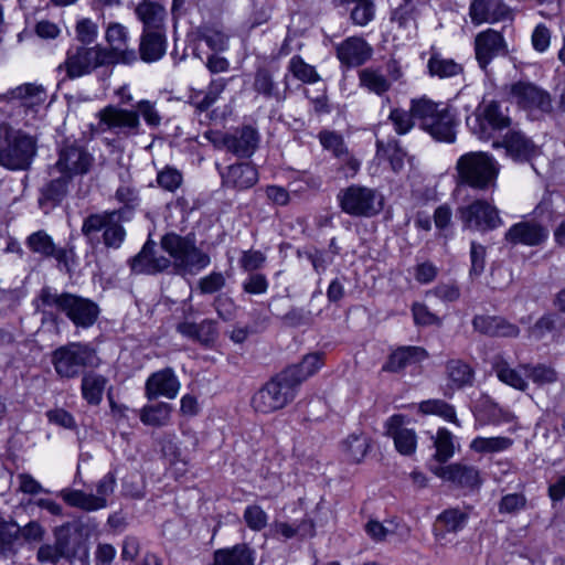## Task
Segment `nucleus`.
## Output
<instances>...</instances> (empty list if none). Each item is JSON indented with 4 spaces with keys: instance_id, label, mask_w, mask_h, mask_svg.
<instances>
[{
    "instance_id": "f257e3e1",
    "label": "nucleus",
    "mask_w": 565,
    "mask_h": 565,
    "mask_svg": "<svg viewBox=\"0 0 565 565\" xmlns=\"http://www.w3.org/2000/svg\"><path fill=\"white\" fill-rule=\"evenodd\" d=\"M34 308L42 315L55 318L64 315L76 328L88 329L98 320V305L89 298L72 292H57L45 286L33 300Z\"/></svg>"
},
{
    "instance_id": "f03ea898",
    "label": "nucleus",
    "mask_w": 565,
    "mask_h": 565,
    "mask_svg": "<svg viewBox=\"0 0 565 565\" xmlns=\"http://www.w3.org/2000/svg\"><path fill=\"white\" fill-rule=\"evenodd\" d=\"M36 139L9 124L0 125V166L11 171L28 170L36 154Z\"/></svg>"
},
{
    "instance_id": "7ed1b4c3",
    "label": "nucleus",
    "mask_w": 565,
    "mask_h": 565,
    "mask_svg": "<svg viewBox=\"0 0 565 565\" xmlns=\"http://www.w3.org/2000/svg\"><path fill=\"white\" fill-rule=\"evenodd\" d=\"M130 210L122 209L89 214L82 224V234L92 246L100 243L99 233H103V243L106 247L118 248L125 238L121 222L129 218Z\"/></svg>"
},
{
    "instance_id": "20e7f679",
    "label": "nucleus",
    "mask_w": 565,
    "mask_h": 565,
    "mask_svg": "<svg viewBox=\"0 0 565 565\" xmlns=\"http://www.w3.org/2000/svg\"><path fill=\"white\" fill-rule=\"evenodd\" d=\"M51 362L60 379L78 377L84 369H97L102 364L97 350L86 342H68L52 352Z\"/></svg>"
},
{
    "instance_id": "39448f33",
    "label": "nucleus",
    "mask_w": 565,
    "mask_h": 565,
    "mask_svg": "<svg viewBox=\"0 0 565 565\" xmlns=\"http://www.w3.org/2000/svg\"><path fill=\"white\" fill-rule=\"evenodd\" d=\"M413 111L423 130L435 140L451 143L456 140V119L452 111L426 97L413 99Z\"/></svg>"
},
{
    "instance_id": "423d86ee",
    "label": "nucleus",
    "mask_w": 565,
    "mask_h": 565,
    "mask_svg": "<svg viewBox=\"0 0 565 565\" xmlns=\"http://www.w3.org/2000/svg\"><path fill=\"white\" fill-rule=\"evenodd\" d=\"M295 370H284L264 384L253 396V408L263 414H270L284 408L297 395V382L292 380Z\"/></svg>"
},
{
    "instance_id": "0eeeda50",
    "label": "nucleus",
    "mask_w": 565,
    "mask_h": 565,
    "mask_svg": "<svg viewBox=\"0 0 565 565\" xmlns=\"http://www.w3.org/2000/svg\"><path fill=\"white\" fill-rule=\"evenodd\" d=\"M456 169L462 183L473 189L488 190L495 186L500 166L491 154L472 151L457 160Z\"/></svg>"
},
{
    "instance_id": "6e6552de",
    "label": "nucleus",
    "mask_w": 565,
    "mask_h": 565,
    "mask_svg": "<svg viewBox=\"0 0 565 565\" xmlns=\"http://www.w3.org/2000/svg\"><path fill=\"white\" fill-rule=\"evenodd\" d=\"M162 248L173 259V266L180 275H194L210 264V256L199 249L189 237L167 234L161 241Z\"/></svg>"
},
{
    "instance_id": "1a4fd4ad",
    "label": "nucleus",
    "mask_w": 565,
    "mask_h": 565,
    "mask_svg": "<svg viewBox=\"0 0 565 565\" xmlns=\"http://www.w3.org/2000/svg\"><path fill=\"white\" fill-rule=\"evenodd\" d=\"M107 53L102 45H71L66 51L65 61L58 66L64 70L70 79L90 74L98 67L111 66Z\"/></svg>"
},
{
    "instance_id": "9d476101",
    "label": "nucleus",
    "mask_w": 565,
    "mask_h": 565,
    "mask_svg": "<svg viewBox=\"0 0 565 565\" xmlns=\"http://www.w3.org/2000/svg\"><path fill=\"white\" fill-rule=\"evenodd\" d=\"M511 124L508 107L495 100L483 102L477 107L473 118H467V125L482 140H489L494 132L509 128Z\"/></svg>"
},
{
    "instance_id": "9b49d317",
    "label": "nucleus",
    "mask_w": 565,
    "mask_h": 565,
    "mask_svg": "<svg viewBox=\"0 0 565 565\" xmlns=\"http://www.w3.org/2000/svg\"><path fill=\"white\" fill-rule=\"evenodd\" d=\"M95 159L92 153L77 141L64 142L58 151L55 163L50 168V175L63 173L74 180L76 177L87 174L93 168Z\"/></svg>"
},
{
    "instance_id": "f8f14e48",
    "label": "nucleus",
    "mask_w": 565,
    "mask_h": 565,
    "mask_svg": "<svg viewBox=\"0 0 565 565\" xmlns=\"http://www.w3.org/2000/svg\"><path fill=\"white\" fill-rule=\"evenodd\" d=\"M337 200L342 212L355 217H371L381 210L379 193L359 184L340 190Z\"/></svg>"
},
{
    "instance_id": "ddd939ff",
    "label": "nucleus",
    "mask_w": 565,
    "mask_h": 565,
    "mask_svg": "<svg viewBox=\"0 0 565 565\" xmlns=\"http://www.w3.org/2000/svg\"><path fill=\"white\" fill-rule=\"evenodd\" d=\"M116 478L111 472L106 473L96 483V494L77 489H65L61 492L63 501L83 511H97L108 504V498L114 493Z\"/></svg>"
},
{
    "instance_id": "4468645a",
    "label": "nucleus",
    "mask_w": 565,
    "mask_h": 565,
    "mask_svg": "<svg viewBox=\"0 0 565 565\" xmlns=\"http://www.w3.org/2000/svg\"><path fill=\"white\" fill-rule=\"evenodd\" d=\"M510 98L531 116L539 117L552 113L553 105L548 92L530 82H516L510 86Z\"/></svg>"
},
{
    "instance_id": "2eb2a0df",
    "label": "nucleus",
    "mask_w": 565,
    "mask_h": 565,
    "mask_svg": "<svg viewBox=\"0 0 565 565\" xmlns=\"http://www.w3.org/2000/svg\"><path fill=\"white\" fill-rule=\"evenodd\" d=\"M463 227L468 230L488 232L503 224L499 210L486 200H475L458 210Z\"/></svg>"
},
{
    "instance_id": "dca6fc26",
    "label": "nucleus",
    "mask_w": 565,
    "mask_h": 565,
    "mask_svg": "<svg viewBox=\"0 0 565 565\" xmlns=\"http://www.w3.org/2000/svg\"><path fill=\"white\" fill-rule=\"evenodd\" d=\"M25 245L34 254L44 258H54L61 270L68 273L74 264L75 254L73 248L57 247L52 237L43 230L29 235Z\"/></svg>"
},
{
    "instance_id": "f3484780",
    "label": "nucleus",
    "mask_w": 565,
    "mask_h": 565,
    "mask_svg": "<svg viewBox=\"0 0 565 565\" xmlns=\"http://www.w3.org/2000/svg\"><path fill=\"white\" fill-rule=\"evenodd\" d=\"M494 148H504L505 154L515 162L525 163L541 153L539 146L525 134L510 129L500 141L493 142Z\"/></svg>"
},
{
    "instance_id": "a211bd4d",
    "label": "nucleus",
    "mask_w": 565,
    "mask_h": 565,
    "mask_svg": "<svg viewBox=\"0 0 565 565\" xmlns=\"http://www.w3.org/2000/svg\"><path fill=\"white\" fill-rule=\"evenodd\" d=\"M548 238V230L536 221H521L505 232L504 241L511 246H541Z\"/></svg>"
},
{
    "instance_id": "6ab92c4d",
    "label": "nucleus",
    "mask_w": 565,
    "mask_h": 565,
    "mask_svg": "<svg viewBox=\"0 0 565 565\" xmlns=\"http://www.w3.org/2000/svg\"><path fill=\"white\" fill-rule=\"evenodd\" d=\"M98 129L103 132H128L137 129L139 125V116L137 111L121 109L117 106H106L97 114Z\"/></svg>"
},
{
    "instance_id": "aec40b11",
    "label": "nucleus",
    "mask_w": 565,
    "mask_h": 565,
    "mask_svg": "<svg viewBox=\"0 0 565 565\" xmlns=\"http://www.w3.org/2000/svg\"><path fill=\"white\" fill-rule=\"evenodd\" d=\"M105 39L109 47H104V50L111 66L118 63L130 64L137 60L135 53L128 50V33L121 24L110 23L107 26Z\"/></svg>"
},
{
    "instance_id": "412c9836",
    "label": "nucleus",
    "mask_w": 565,
    "mask_h": 565,
    "mask_svg": "<svg viewBox=\"0 0 565 565\" xmlns=\"http://www.w3.org/2000/svg\"><path fill=\"white\" fill-rule=\"evenodd\" d=\"M471 22L476 25L495 23L511 18V10L503 0H473L469 7Z\"/></svg>"
},
{
    "instance_id": "4be33fe9",
    "label": "nucleus",
    "mask_w": 565,
    "mask_h": 565,
    "mask_svg": "<svg viewBox=\"0 0 565 565\" xmlns=\"http://www.w3.org/2000/svg\"><path fill=\"white\" fill-rule=\"evenodd\" d=\"M404 416L393 415L385 423L386 435L393 438L396 450L411 456L416 450L417 437L413 429L403 426Z\"/></svg>"
},
{
    "instance_id": "5701e85b",
    "label": "nucleus",
    "mask_w": 565,
    "mask_h": 565,
    "mask_svg": "<svg viewBox=\"0 0 565 565\" xmlns=\"http://www.w3.org/2000/svg\"><path fill=\"white\" fill-rule=\"evenodd\" d=\"M372 47L365 40L351 36L337 46V56L348 67H356L364 64L372 55Z\"/></svg>"
},
{
    "instance_id": "b1692460",
    "label": "nucleus",
    "mask_w": 565,
    "mask_h": 565,
    "mask_svg": "<svg viewBox=\"0 0 565 565\" xmlns=\"http://www.w3.org/2000/svg\"><path fill=\"white\" fill-rule=\"evenodd\" d=\"M180 390V382L172 369L160 370L149 376L146 383L147 397L157 396L174 398Z\"/></svg>"
},
{
    "instance_id": "393cba45",
    "label": "nucleus",
    "mask_w": 565,
    "mask_h": 565,
    "mask_svg": "<svg viewBox=\"0 0 565 565\" xmlns=\"http://www.w3.org/2000/svg\"><path fill=\"white\" fill-rule=\"evenodd\" d=\"M258 141V132L250 126H244L241 130L226 135L223 139L224 147L239 158L250 157L255 152Z\"/></svg>"
},
{
    "instance_id": "a878e982",
    "label": "nucleus",
    "mask_w": 565,
    "mask_h": 565,
    "mask_svg": "<svg viewBox=\"0 0 565 565\" xmlns=\"http://www.w3.org/2000/svg\"><path fill=\"white\" fill-rule=\"evenodd\" d=\"M504 49V40L501 33L489 29L479 33L475 40L476 58L481 68L487 65Z\"/></svg>"
},
{
    "instance_id": "bb28decb",
    "label": "nucleus",
    "mask_w": 565,
    "mask_h": 565,
    "mask_svg": "<svg viewBox=\"0 0 565 565\" xmlns=\"http://www.w3.org/2000/svg\"><path fill=\"white\" fill-rule=\"evenodd\" d=\"M435 473L463 488H476L481 483L479 470L469 465L452 463L436 469Z\"/></svg>"
},
{
    "instance_id": "cd10ccee",
    "label": "nucleus",
    "mask_w": 565,
    "mask_h": 565,
    "mask_svg": "<svg viewBox=\"0 0 565 565\" xmlns=\"http://www.w3.org/2000/svg\"><path fill=\"white\" fill-rule=\"evenodd\" d=\"M10 100L18 102L26 110L36 111L47 98L46 89L39 84L24 83L8 92Z\"/></svg>"
},
{
    "instance_id": "c85d7f7f",
    "label": "nucleus",
    "mask_w": 565,
    "mask_h": 565,
    "mask_svg": "<svg viewBox=\"0 0 565 565\" xmlns=\"http://www.w3.org/2000/svg\"><path fill=\"white\" fill-rule=\"evenodd\" d=\"M223 185L236 190H246L258 181V172L250 163H237L227 167L222 173Z\"/></svg>"
},
{
    "instance_id": "c756f323",
    "label": "nucleus",
    "mask_w": 565,
    "mask_h": 565,
    "mask_svg": "<svg viewBox=\"0 0 565 565\" xmlns=\"http://www.w3.org/2000/svg\"><path fill=\"white\" fill-rule=\"evenodd\" d=\"M472 326L476 331L489 337L515 338L520 333L518 326L501 317L476 316Z\"/></svg>"
},
{
    "instance_id": "7c9ffc66",
    "label": "nucleus",
    "mask_w": 565,
    "mask_h": 565,
    "mask_svg": "<svg viewBox=\"0 0 565 565\" xmlns=\"http://www.w3.org/2000/svg\"><path fill=\"white\" fill-rule=\"evenodd\" d=\"M51 180L40 190L39 206L45 209L58 205L67 195L68 188L73 182L63 173L51 175Z\"/></svg>"
},
{
    "instance_id": "2f4dec72",
    "label": "nucleus",
    "mask_w": 565,
    "mask_h": 565,
    "mask_svg": "<svg viewBox=\"0 0 565 565\" xmlns=\"http://www.w3.org/2000/svg\"><path fill=\"white\" fill-rule=\"evenodd\" d=\"M427 358L428 353L422 347H402L388 356V360L383 365L382 371L399 372L407 365L422 362Z\"/></svg>"
},
{
    "instance_id": "473e14b6",
    "label": "nucleus",
    "mask_w": 565,
    "mask_h": 565,
    "mask_svg": "<svg viewBox=\"0 0 565 565\" xmlns=\"http://www.w3.org/2000/svg\"><path fill=\"white\" fill-rule=\"evenodd\" d=\"M108 379L96 372H86L81 380V394L83 399L92 406H98L104 396Z\"/></svg>"
},
{
    "instance_id": "72a5a7b5",
    "label": "nucleus",
    "mask_w": 565,
    "mask_h": 565,
    "mask_svg": "<svg viewBox=\"0 0 565 565\" xmlns=\"http://www.w3.org/2000/svg\"><path fill=\"white\" fill-rule=\"evenodd\" d=\"M167 52V39L164 30L143 29V62H156Z\"/></svg>"
},
{
    "instance_id": "f704fd0d",
    "label": "nucleus",
    "mask_w": 565,
    "mask_h": 565,
    "mask_svg": "<svg viewBox=\"0 0 565 565\" xmlns=\"http://www.w3.org/2000/svg\"><path fill=\"white\" fill-rule=\"evenodd\" d=\"M20 544V526L13 520L0 516V557L8 558L17 553Z\"/></svg>"
},
{
    "instance_id": "c9c22d12",
    "label": "nucleus",
    "mask_w": 565,
    "mask_h": 565,
    "mask_svg": "<svg viewBox=\"0 0 565 565\" xmlns=\"http://www.w3.org/2000/svg\"><path fill=\"white\" fill-rule=\"evenodd\" d=\"M376 154L390 162L394 172H399L404 168L406 152L399 146L398 140L392 138L384 141L376 138Z\"/></svg>"
},
{
    "instance_id": "e433bc0d",
    "label": "nucleus",
    "mask_w": 565,
    "mask_h": 565,
    "mask_svg": "<svg viewBox=\"0 0 565 565\" xmlns=\"http://www.w3.org/2000/svg\"><path fill=\"white\" fill-rule=\"evenodd\" d=\"M253 87L255 92L268 99L273 98L280 102L286 98V95L279 89L278 84L274 81V74L269 68H257Z\"/></svg>"
},
{
    "instance_id": "4c0bfd02",
    "label": "nucleus",
    "mask_w": 565,
    "mask_h": 565,
    "mask_svg": "<svg viewBox=\"0 0 565 565\" xmlns=\"http://www.w3.org/2000/svg\"><path fill=\"white\" fill-rule=\"evenodd\" d=\"M448 386L460 390L473 382V370L461 360H450L446 365Z\"/></svg>"
},
{
    "instance_id": "58836bf2",
    "label": "nucleus",
    "mask_w": 565,
    "mask_h": 565,
    "mask_svg": "<svg viewBox=\"0 0 565 565\" xmlns=\"http://www.w3.org/2000/svg\"><path fill=\"white\" fill-rule=\"evenodd\" d=\"M492 367L498 379L507 385L520 391H525L527 388V382L523 375L518 370L510 367L509 363L502 355H495L493 358Z\"/></svg>"
},
{
    "instance_id": "ea45409f",
    "label": "nucleus",
    "mask_w": 565,
    "mask_h": 565,
    "mask_svg": "<svg viewBox=\"0 0 565 565\" xmlns=\"http://www.w3.org/2000/svg\"><path fill=\"white\" fill-rule=\"evenodd\" d=\"M370 449V439L364 434H351L342 441V452L347 460L360 462Z\"/></svg>"
},
{
    "instance_id": "a19ab883",
    "label": "nucleus",
    "mask_w": 565,
    "mask_h": 565,
    "mask_svg": "<svg viewBox=\"0 0 565 565\" xmlns=\"http://www.w3.org/2000/svg\"><path fill=\"white\" fill-rule=\"evenodd\" d=\"M428 73L430 76L439 78L454 77L462 73L463 67L461 64L455 62L452 58H445L438 53H433L427 63Z\"/></svg>"
},
{
    "instance_id": "79ce46f5",
    "label": "nucleus",
    "mask_w": 565,
    "mask_h": 565,
    "mask_svg": "<svg viewBox=\"0 0 565 565\" xmlns=\"http://www.w3.org/2000/svg\"><path fill=\"white\" fill-rule=\"evenodd\" d=\"M322 364L323 353L315 352L303 356L299 364L290 365L285 370H295L292 380L297 382V388H299L301 383L313 375L322 366Z\"/></svg>"
},
{
    "instance_id": "37998d69",
    "label": "nucleus",
    "mask_w": 565,
    "mask_h": 565,
    "mask_svg": "<svg viewBox=\"0 0 565 565\" xmlns=\"http://www.w3.org/2000/svg\"><path fill=\"white\" fill-rule=\"evenodd\" d=\"M361 85L381 96L391 88V81L379 68L367 67L360 72Z\"/></svg>"
},
{
    "instance_id": "c03bdc74",
    "label": "nucleus",
    "mask_w": 565,
    "mask_h": 565,
    "mask_svg": "<svg viewBox=\"0 0 565 565\" xmlns=\"http://www.w3.org/2000/svg\"><path fill=\"white\" fill-rule=\"evenodd\" d=\"M171 405L156 402L143 406V424L151 426H166L171 418Z\"/></svg>"
},
{
    "instance_id": "a18cd8bd",
    "label": "nucleus",
    "mask_w": 565,
    "mask_h": 565,
    "mask_svg": "<svg viewBox=\"0 0 565 565\" xmlns=\"http://www.w3.org/2000/svg\"><path fill=\"white\" fill-rule=\"evenodd\" d=\"M523 375L537 385L552 384L557 381L556 371L545 364H523L520 366Z\"/></svg>"
},
{
    "instance_id": "49530a36",
    "label": "nucleus",
    "mask_w": 565,
    "mask_h": 565,
    "mask_svg": "<svg viewBox=\"0 0 565 565\" xmlns=\"http://www.w3.org/2000/svg\"><path fill=\"white\" fill-rule=\"evenodd\" d=\"M166 15L167 11L162 4L143 0V29L164 30L163 21Z\"/></svg>"
},
{
    "instance_id": "de8ad7c7",
    "label": "nucleus",
    "mask_w": 565,
    "mask_h": 565,
    "mask_svg": "<svg viewBox=\"0 0 565 565\" xmlns=\"http://www.w3.org/2000/svg\"><path fill=\"white\" fill-rule=\"evenodd\" d=\"M415 114L413 111V99L411 100L409 110L403 108H393L390 113L388 120L392 122L397 135L408 134L415 126Z\"/></svg>"
},
{
    "instance_id": "09e8293b",
    "label": "nucleus",
    "mask_w": 565,
    "mask_h": 565,
    "mask_svg": "<svg viewBox=\"0 0 565 565\" xmlns=\"http://www.w3.org/2000/svg\"><path fill=\"white\" fill-rule=\"evenodd\" d=\"M419 412L423 414L438 415L444 419L459 426L455 407L443 399H428L419 404Z\"/></svg>"
},
{
    "instance_id": "8fccbe9b",
    "label": "nucleus",
    "mask_w": 565,
    "mask_h": 565,
    "mask_svg": "<svg viewBox=\"0 0 565 565\" xmlns=\"http://www.w3.org/2000/svg\"><path fill=\"white\" fill-rule=\"evenodd\" d=\"M511 445L512 440L508 437H476L470 444V449L480 454L499 452Z\"/></svg>"
},
{
    "instance_id": "3c124183",
    "label": "nucleus",
    "mask_w": 565,
    "mask_h": 565,
    "mask_svg": "<svg viewBox=\"0 0 565 565\" xmlns=\"http://www.w3.org/2000/svg\"><path fill=\"white\" fill-rule=\"evenodd\" d=\"M436 454L435 458L439 462H446L455 454L454 436L446 428H439L434 441Z\"/></svg>"
},
{
    "instance_id": "603ef678",
    "label": "nucleus",
    "mask_w": 565,
    "mask_h": 565,
    "mask_svg": "<svg viewBox=\"0 0 565 565\" xmlns=\"http://www.w3.org/2000/svg\"><path fill=\"white\" fill-rule=\"evenodd\" d=\"M343 2L355 3L351 11V19L355 24L364 26L373 20L375 6L372 0H343Z\"/></svg>"
},
{
    "instance_id": "864d4df0",
    "label": "nucleus",
    "mask_w": 565,
    "mask_h": 565,
    "mask_svg": "<svg viewBox=\"0 0 565 565\" xmlns=\"http://www.w3.org/2000/svg\"><path fill=\"white\" fill-rule=\"evenodd\" d=\"M416 7L412 0H404V3L395 9L391 20L402 29H408L416 25Z\"/></svg>"
},
{
    "instance_id": "5fc2aeb1",
    "label": "nucleus",
    "mask_w": 565,
    "mask_h": 565,
    "mask_svg": "<svg viewBox=\"0 0 565 565\" xmlns=\"http://www.w3.org/2000/svg\"><path fill=\"white\" fill-rule=\"evenodd\" d=\"M562 312H548L543 315L534 324V330L539 331L541 335L546 332L561 333L565 329V317Z\"/></svg>"
},
{
    "instance_id": "6e6d98bb",
    "label": "nucleus",
    "mask_w": 565,
    "mask_h": 565,
    "mask_svg": "<svg viewBox=\"0 0 565 565\" xmlns=\"http://www.w3.org/2000/svg\"><path fill=\"white\" fill-rule=\"evenodd\" d=\"M437 520L448 532H458L466 525L468 514L459 509H448L439 514Z\"/></svg>"
},
{
    "instance_id": "4d7b16f0",
    "label": "nucleus",
    "mask_w": 565,
    "mask_h": 565,
    "mask_svg": "<svg viewBox=\"0 0 565 565\" xmlns=\"http://www.w3.org/2000/svg\"><path fill=\"white\" fill-rule=\"evenodd\" d=\"M289 71L295 77L306 83H315L319 79L315 67L307 64L300 56H294L290 60Z\"/></svg>"
},
{
    "instance_id": "13d9d810",
    "label": "nucleus",
    "mask_w": 565,
    "mask_h": 565,
    "mask_svg": "<svg viewBox=\"0 0 565 565\" xmlns=\"http://www.w3.org/2000/svg\"><path fill=\"white\" fill-rule=\"evenodd\" d=\"M526 507V498L522 493H509L501 498L498 509L501 514H516Z\"/></svg>"
},
{
    "instance_id": "bf43d9fd",
    "label": "nucleus",
    "mask_w": 565,
    "mask_h": 565,
    "mask_svg": "<svg viewBox=\"0 0 565 565\" xmlns=\"http://www.w3.org/2000/svg\"><path fill=\"white\" fill-rule=\"evenodd\" d=\"M319 140L322 147L332 151L335 157L347 153L343 138L337 132L323 130L319 134Z\"/></svg>"
},
{
    "instance_id": "052dcab7",
    "label": "nucleus",
    "mask_w": 565,
    "mask_h": 565,
    "mask_svg": "<svg viewBox=\"0 0 565 565\" xmlns=\"http://www.w3.org/2000/svg\"><path fill=\"white\" fill-rule=\"evenodd\" d=\"M244 520L249 529L260 531L267 525L268 516L259 505H248L244 511Z\"/></svg>"
},
{
    "instance_id": "680f3d73",
    "label": "nucleus",
    "mask_w": 565,
    "mask_h": 565,
    "mask_svg": "<svg viewBox=\"0 0 565 565\" xmlns=\"http://www.w3.org/2000/svg\"><path fill=\"white\" fill-rule=\"evenodd\" d=\"M226 279L222 273L213 271L199 280L198 287L201 294L210 295L225 287Z\"/></svg>"
},
{
    "instance_id": "e2e57ef3",
    "label": "nucleus",
    "mask_w": 565,
    "mask_h": 565,
    "mask_svg": "<svg viewBox=\"0 0 565 565\" xmlns=\"http://www.w3.org/2000/svg\"><path fill=\"white\" fill-rule=\"evenodd\" d=\"M242 288L249 295H264L268 289V280L265 275L253 273L243 281Z\"/></svg>"
},
{
    "instance_id": "0e129e2a",
    "label": "nucleus",
    "mask_w": 565,
    "mask_h": 565,
    "mask_svg": "<svg viewBox=\"0 0 565 565\" xmlns=\"http://www.w3.org/2000/svg\"><path fill=\"white\" fill-rule=\"evenodd\" d=\"M470 276H480L486 265V247L479 243L471 242L470 245Z\"/></svg>"
},
{
    "instance_id": "69168bd1",
    "label": "nucleus",
    "mask_w": 565,
    "mask_h": 565,
    "mask_svg": "<svg viewBox=\"0 0 565 565\" xmlns=\"http://www.w3.org/2000/svg\"><path fill=\"white\" fill-rule=\"evenodd\" d=\"M266 262V256L260 250H245L239 258V266L245 271L260 269Z\"/></svg>"
},
{
    "instance_id": "338daca9",
    "label": "nucleus",
    "mask_w": 565,
    "mask_h": 565,
    "mask_svg": "<svg viewBox=\"0 0 565 565\" xmlns=\"http://www.w3.org/2000/svg\"><path fill=\"white\" fill-rule=\"evenodd\" d=\"M158 443L161 446L162 455L169 458L171 462L182 461L185 463V461L180 458L181 452L175 444V435L162 434L159 436Z\"/></svg>"
},
{
    "instance_id": "774afa93",
    "label": "nucleus",
    "mask_w": 565,
    "mask_h": 565,
    "mask_svg": "<svg viewBox=\"0 0 565 565\" xmlns=\"http://www.w3.org/2000/svg\"><path fill=\"white\" fill-rule=\"evenodd\" d=\"M97 36V25L89 19H83L76 24V38L81 45L90 44Z\"/></svg>"
}]
</instances>
